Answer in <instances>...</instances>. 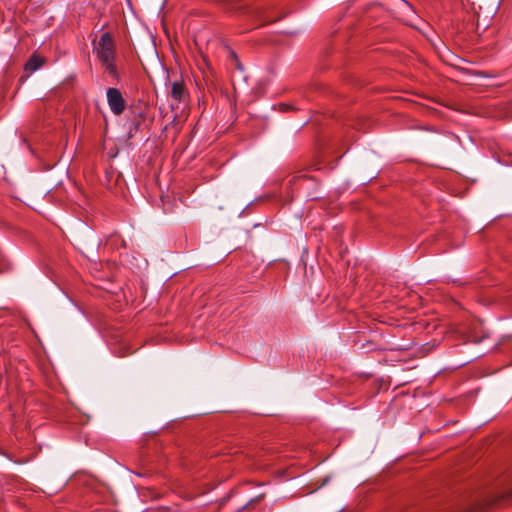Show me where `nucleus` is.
I'll return each instance as SVG.
<instances>
[{
	"mask_svg": "<svg viewBox=\"0 0 512 512\" xmlns=\"http://www.w3.org/2000/svg\"><path fill=\"white\" fill-rule=\"evenodd\" d=\"M99 32L98 72L103 82L117 85L124 76V66L118 52V24L114 22L110 25H103Z\"/></svg>",
	"mask_w": 512,
	"mask_h": 512,
	"instance_id": "1",
	"label": "nucleus"
},
{
	"mask_svg": "<svg viewBox=\"0 0 512 512\" xmlns=\"http://www.w3.org/2000/svg\"><path fill=\"white\" fill-rule=\"evenodd\" d=\"M106 101L113 115L120 116L126 109L127 103L122 92L117 87H108Z\"/></svg>",
	"mask_w": 512,
	"mask_h": 512,
	"instance_id": "2",
	"label": "nucleus"
},
{
	"mask_svg": "<svg viewBox=\"0 0 512 512\" xmlns=\"http://www.w3.org/2000/svg\"><path fill=\"white\" fill-rule=\"evenodd\" d=\"M170 96L177 104L187 99L188 92L182 80H176L171 84Z\"/></svg>",
	"mask_w": 512,
	"mask_h": 512,
	"instance_id": "3",
	"label": "nucleus"
},
{
	"mask_svg": "<svg viewBox=\"0 0 512 512\" xmlns=\"http://www.w3.org/2000/svg\"><path fill=\"white\" fill-rule=\"evenodd\" d=\"M42 65V60L38 57H32L26 64V69L30 71H36Z\"/></svg>",
	"mask_w": 512,
	"mask_h": 512,
	"instance_id": "4",
	"label": "nucleus"
},
{
	"mask_svg": "<svg viewBox=\"0 0 512 512\" xmlns=\"http://www.w3.org/2000/svg\"><path fill=\"white\" fill-rule=\"evenodd\" d=\"M230 57L234 60L236 68L238 70H243V66L240 63L238 56L234 51H230Z\"/></svg>",
	"mask_w": 512,
	"mask_h": 512,
	"instance_id": "5",
	"label": "nucleus"
},
{
	"mask_svg": "<svg viewBox=\"0 0 512 512\" xmlns=\"http://www.w3.org/2000/svg\"><path fill=\"white\" fill-rule=\"evenodd\" d=\"M91 45H92V48H93V51L96 49V37H93L91 39Z\"/></svg>",
	"mask_w": 512,
	"mask_h": 512,
	"instance_id": "6",
	"label": "nucleus"
}]
</instances>
